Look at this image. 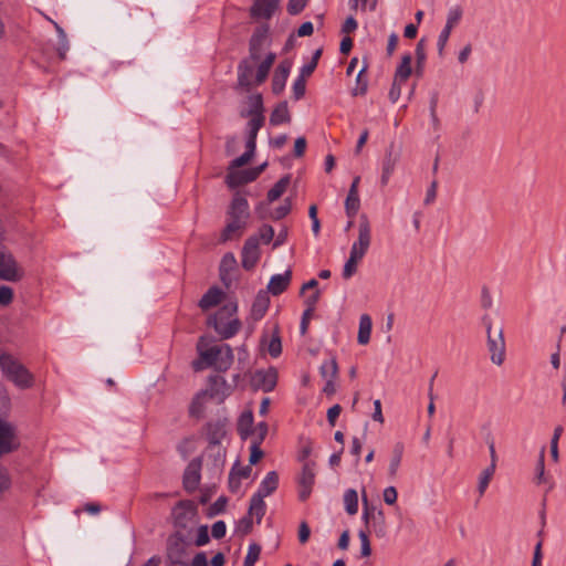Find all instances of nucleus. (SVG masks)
Masks as SVG:
<instances>
[{"instance_id": "46", "label": "nucleus", "mask_w": 566, "mask_h": 566, "mask_svg": "<svg viewBox=\"0 0 566 566\" xmlns=\"http://www.w3.org/2000/svg\"><path fill=\"white\" fill-rule=\"evenodd\" d=\"M462 17V9L457 6L452 9H450L448 13L447 24L446 28L452 30L461 20Z\"/></svg>"}, {"instance_id": "45", "label": "nucleus", "mask_w": 566, "mask_h": 566, "mask_svg": "<svg viewBox=\"0 0 566 566\" xmlns=\"http://www.w3.org/2000/svg\"><path fill=\"white\" fill-rule=\"evenodd\" d=\"M261 547L258 544H251L244 558V566H254L260 557Z\"/></svg>"}, {"instance_id": "37", "label": "nucleus", "mask_w": 566, "mask_h": 566, "mask_svg": "<svg viewBox=\"0 0 566 566\" xmlns=\"http://www.w3.org/2000/svg\"><path fill=\"white\" fill-rule=\"evenodd\" d=\"M344 503L348 514L354 515L358 511V495L355 490L346 491L344 495Z\"/></svg>"}, {"instance_id": "2", "label": "nucleus", "mask_w": 566, "mask_h": 566, "mask_svg": "<svg viewBox=\"0 0 566 566\" xmlns=\"http://www.w3.org/2000/svg\"><path fill=\"white\" fill-rule=\"evenodd\" d=\"M249 219V202L243 196L237 193L227 210V221L221 231L219 243L240 239L248 228Z\"/></svg>"}, {"instance_id": "38", "label": "nucleus", "mask_w": 566, "mask_h": 566, "mask_svg": "<svg viewBox=\"0 0 566 566\" xmlns=\"http://www.w3.org/2000/svg\"><path fill=\"white\" fill-rule=\"evenodd\" d=\"M360 208V200L358 195H347L345 200V210L348 218H354Z\"/></svg>"}, {"instance_id": "16", "label": "nucleus", "mask_w": 566, "mask_h": 566, "mask_svg": "<svg viewBox=\"0 0 566 566\" xmlns=\"http://www.w3.org/2000/svg\"><path fill=\"white\" fill-rule=\"evenodd\" d=\"M254 385L264 392L272 391L277 382V371L274 368L258 370L253 376Z\"/></svg>"}, {"instance_id": "49", "label": "nucleus", "mask_w": 566, "mask_h": 566, "mask_svg": "<svg viewBox=\"0 0 566 566\" xmlns=\"http://www.w3.org/2000/svg\"><path fill=\"white\" fill-rule=\"evenodd\" d=\"M256 237L259 238V242L262 241L264 244H269L273 240L274 229L269 224H263Z\"/></svg>"}, {"instance_id": "64", "label": "nucleus", "mask_w": 566, "mask_h": 566, "mask_svg": "<svg viewBox=\"0 0 566 566\" xmlns=\"http://www.w3.org/2000/svg\"><path fill=\"white\" fill-rule=\"evenodd\" d=\"M209 542V534H208V527L206 525H202L198 530L197 538H196V545L197 546H203Z\"/></svg>"}, {"instance_id": "50", "label": "nucleus", "mask_w": 566, "mask_h": 566, "mask_svg": "<svg viewBox=\"0 0 566 566\" xmlns=\"http://www.w3.org/2000/svg\"><path fill=\"white\" fill-rule=\"evenodd\" d=\"M307 2H308V0H289L287 12L291 15H296L304 10Z\"/></svg>"}, {"instance_id": "14", "label": "nucleus", "mask_w": 566, "mask_h": 566, "mask_svg": "<svg viewBox=\"0 0 566 566\" xmlns=\"http://www.w3.org/2000/svg\"><path fill=\"white\" fill-rule=\"evenodd\" d=\"M201 467L202 461L200 458H195L188 463L182 478V485L187 492L191 493L198 489L201 480Z\"/></svg>"}, {"instance_id": "27", "label": "nucleus", "mask_w": 566, "mask_h": 566, "mask_svg": "<svg viewBox=\"0 0 566 566\" xmlns=\"http://www.w3.org/2000/svg\"><path fill=\"white\" fill-rule=\"evenodd\" d=\"M276 59L275 53H268L264 60L259 64L256 74H255V84L260 85L262 84L269 75V72Z\"/></svg>"}, {"instance_id": "54", "label": "nucleus", "mask_w": 566, "mask_h": 566, "mask_svg": "<svg viewBox=\"0 0 566 566\" xmlns=\"http://www.w3.org/2000/svg\"><path fill=\"white\" fill-rule=\"evenodd\" d=\"M359 539H360V545H361V556L363 557L370 556L371 547H370V542H369V537H368L367 533L364 531H360Z\"/></svg>"}, {"instance_id": "61", "label": "nucleus", "mask_w": 566, "mask_h": 566, "mask_svg": "<svg viewBox=\"0 0 566 566\" xmlns=\"http://www.w3.org/2000/svg\"><path fill=\"white\" fill-rule=\"evenodd\" d=\"M241 480L235 475V468H232L229 473V490L237 493L240 490Z\"/></svg>"}, {"instance_id": "43", "label": "nucleus", "mask_w": 566, "mask_h": 566, "mask_svg": "<svg viewBox=\"0 0 566 566\" xmlns=\"http://www.w3.org/2000/svg\"><path fill=\"white\" fill-rule=\"evenodd\" d=\"M291 209L292 201L290 198H286L280 207L274 209L271 217L273 220H281L290 213Z\"/></svg>"}, {"instance_id": "30", "label": "nucleus", "mask_w": 566, "mask_h": 566, "mask_svg": "<svg viewBox=\"0 0 566 566\" xmlns=\"http://www.w3.org/2000/svg\"><path fill=\"white\" fill-rule=\"evenodd\" d=\"M371 318L368 314H363L359 319V329L357 340L360 345H366L370 340L371 334Z\"/></svg>"}, {"instance_id": "23", "label": "nucleus", "mask_w": 566, "mask_h": 566, "mask_svg": "<svg viewBox=\"0 0 566 566\" xmlns=\"http://www.w3.org/2000/svg\"><path fill=\"white\" fill-rule=\"evenodd\" d=\"M226 182L229 188L233 189L239 186L252 182V179H250L249 169H245V170L228 169Z\"/></svg>"}, {"instance_id": "39", "label": "nucleus", "mask_w": 566, "mask_h": 566, "mask_svg": "<svg viewBox=\"0 0 566 566\" xmlns=\"http://www.w3.org/2000/svg\"><path fill=\"white\" fill-rule=\"evenodd\" d=\"M338 373V366L334 358L326 360L321 366V374L325 379L334 380Z\"/></svg>"}, {"instance_id": "44", "label": "nucleus", "mask_w": 566, "mask_h": 566, "mask_svg": "<svg viewBox=\"0 0 566 566\" xmlns=\"http://www.w3.org/2000/svg\"><path fill=\"white\" fill-rule=\"evenodd\" d=\"M321 55H322L321 49H318L314 52V54L312 56V61L310 63L305 64L301 70L303 77H308L313 74V72L315 71V69L317 66Z\"/></svg>"}, {"instance_id": "48", "label": "nucleus", "mask_w": 566, "mask_h": 566, "mask_svg": "<svg viewBox=\"0 0 566 566\" xmlns=\"http://www.w3.org/2000/svg\"><path fill=\"white\" fill-rule=\"evenodd\" d=\"M416 59H417V74L421 73L422 64L426 61V45L424 40L421 39L416 46Z\"/></svg>"}, {"instance_id": "15", "label": "nucleus", "mask_w": 566, "mask_h": 566, "mask_svg": "<svg viewBox=\"0 0 566 566\" xmlns=\"http://www.w3.org/2000/svg\"><path fill=\"white\" fill-rule=\"evenodd\" d=\"M314 482V463L306 462L304 463L301 475L298 478V496L301 501L307 500V497L311 495Z\"/></svg>"}, {"instance_id": "8", "label": "nucleus", "mask_w": 566, "mask_h": 566, "mask_svg": "<svg viewBox=\"0 0 566 566\" xmlns=\"http://www.w3.org/2000/svg\"><path fill=\"white\" fill-rule=\"evenodd\" d=\"M261 256L259 238L256 235L249 237L242 248L241 263L244 270H252L259 262Z\"/></svg>"}, {"instance_id": "35", "label": "nucleus", "mask_w": 566, "mask_h": 566, "mask_svg": "<svg viewBox=\"0 0 566 566\" xmlns=\"http://www.w3.org/2000/svg\"><path fill=\"white\" fill-rule=\"evenodd\" d=\"M411 55L410 54H406L402 56L401 59V62L400 64L398 65L397 70H396V73H395V78L398 80V81H402V82H407V80L409 78V76L411 75Z\"/></svg>"}, {"instance_id": "52", "label": "nucleus", "mask_w": 566, "mask_h": 566, "mask_svg": "<svg viewBox=\"0 0 566 566\" xmlns=\"http://www.w3.org/2000/svg\"><path fill=\"white\" fill-rule=\"evenodd\" d=\"M252 433L254 434V438L252 441L256 443H262L268 434V424L265 422H260L255 427L254 430H252Z\"/></svg>"}, {"instance_id": "31", "label": "nucleus", "mask_w": 566, "mask_h": 566, "mask_svg": "<svg viewBox=\"0 0 566 566\" xmlns=\"http://www.w3.org/2000/svg\"><path fill=\"white\" fill-rule=\"evenodd\" d=\"M262 348H265L266 352L274 358L279 357L282 353V342L279 335V332H274L269 340L263 339L261 342Z\"/></svg>"}, {"instance_id": "18", "label": "nucleus", "mask_w": 566, "mask_h": 566, "mask_svg": "<svg viewBox=\"0 0 566 566\" xmlns=\"http://www.w3.org/2000/svg\"><path fill=\"white\" fill-rule=\"evenodd\" d=\"M292 67V62L289 60L282 61L277 67L275 69L273 78H272V92L275 95H280L284 87L286 80L289 77L290 71Z\"/></svg>"}, {"instance_id": "36", "label": "nucleus", "mask_w": 566, "mask_h": 566, "mask_svg": "<svg viewBox=\"0 0 566 566\" xmlns=\"http://www.w3.org/2000/svg\"><path fill=\"white\" fill-rule=\"evenodd\" d=\"M270 300L265 294H259L252 305V315L254 318H261L269 307Z\"/></svg>"}, {"instance_id": "5", "label": "nucleus", "mask_w": 566, "mask_h": 566, "mask_svg": "<svg viewBox=\"0 0 566 566\" xmlns=\"http://www.w3.org/2000/svg\"><path fill=\"white\" fill-rule=\"evenodd\" d=\"M483 322L488 331V347L491 355V360L495 365H502L505 358V340L502 328L493 332L491 321L484 317Z\"/></svg>"}, {"instance_id": "25", "label": "nucleus", "mask_w": 566, "mask_h": 566, "mask_svg": "<svg viewBox=\"0 0 566 566\" xmlns=\"http://www.w3.org/2000/svg\"><path fill=\"white\" fill-rule=\"evenodd\" d=\"M208 398L207 392L203 390L196 394L189 406V415L197 419L201 418L203 416Z\"/></svg>"}, {"instance_id": "3", "label": "nucleus", "mask_w": 566, "mask_h": 566, "mask_svg": "<svg viewBox=\"0 0 566 566\" xmlns=\"http://www.w3.org/2000/svg\"><path fill=\"white\" fill-rule=\"evenodd\" d=\"M237 310V303L228 302L208 321V324L224 339L234 336L241 327L240 321L233 318Z\"/></svg>"}, {"instance_id": "58", "label": "nucleus", "mask_w": 566, "mask_h": 566, "mask_svg": "<svg viewBox=\"0 0 566 566\" xmlns=\"http://www.w3.org/2000/svg\"><path fill=\"white\" fill-rule=\"evenodd\" d=\"M402 84H405V82L394 78V83L389 91V98L392 103H396L398 101L400 93H401Z\"/></svg>"}, {"instance_id": "62", "label": "nucleus", "mask_w": 566, "mask_h": 566, "mask_svg": "<svg viewBox=\"0 0 566 566\" xmlns=\"http://www.w3.org/2000/svg\"><path fill=\"white\" fill-rule=\"evenodd\" d=\"M451 31L450 29L446 28L442 30V32L440 33L439 35V39H438V52L440 55H442L443 53V50H444V46L447 45V42L449 40V36L451 34Z\"/></svg>"}, {"instance_id": "53", "label": "nucleus", "mask_w": 566, "mask_h": 566, "mask_svg": "<svg viewBox=\"0 0 566 566\" xmlns=\"http://www.w3.org/2000/svg\"><path fill=\"white\" fill-rule=\"evenodd\" d=\"M305 78L306 77H303V74L301 73L300 77L293 84V93L296 99H300L305 94Z\"/></svg>"}, {"instance_id": "55", "label": "nucleus", "mask_w": 566, "mask_h": 566, "mask_svg": "<svg viewBox=\"0 0 566 566\" xmlns=\"http://www.w3.org/2000/svg\"><path fill=\"white\" fill-rule=\"evenodd\" d=\"M252 526H253L252 517L247 514L239 521L238 531L241 532L243 535H247L252 531Z\"/></svg>"}, {"instance_id": "12", "label": "nucleus", "mask_w": 566, "mask_h": 566, "mask_svg": "<svg viewBox=\"0 0 566 566\" xmlns=\"http://www.w3.org/2000/svg\"><path fill=\"white\" fill-rule=\"evenodd\" d=\"M268 40L269 27L266 24L258 27L249 42V55L252 61H260L262 49L268 43Z\"/></svg>"}, {"instance_id": "1", "label": "nucleus", "mask_w": 566, "mask_h": 566, "mask_svg": "<svg viewBox=\"0 0 566 566\" xmlns=\"http://www.w3.org/2000/svg\"><path fill=\"white\" fill-rule=\"evenodd\" d=\"M198 359L191 363L195 371H201L209 367H214L218 371H227L233 363V353L229 345H213L208 347V339L205 336L199 337L197 342Z\"/></svg>"}, {"instance_id": "40", "label": "nucleus", "mask_w": 566, "mask_h": 566, "mask_svg": "<svg viewBox=\"0 0 566 566\" xmlns=\"http://www.w3.org/2000/svg\"><path fill=\"white\" fill-rule=\"evenodd\" d=\"M495 472V464L491 463L490 467H488L483 472L481 473L480 481H479V492L482 495L486 488L489 486V483Z\"/></svg>"}, {"instance_id": "13", "label": "nucleus", "mask_w": 566, "mask_h": 566, "mask_svg": "<svg viewBox=\"0 0 566 566\" xmlns=\"http://www.w3.org/2000/svg\"><path fill=\"white\" fill-rule=\"evenodd\" d=\"M400 159V151L397 150L394 144H390L386 149L384 159L381 161V177L380 185L386 187L390 180L391 175L395 171L396 165Z\"/></svg>"}, {"instance_id": "20", "label": "nucleus", "mask_w": 566, "mask_h": 566, "mask_svg": "<svg viewBox=\"0 0 566 566\" xmlns=\"http://www.w3.org/2000/svg\"><path fill=\"white\" fill-rule=\"evenodd\" d=\"M292 281V270H286L283 274L273 275L268 284V292L273 296L281 295L287 290Z\"/></svg>"}, {"instance_id": "60", "label": "nucleus", "mask_w": 566, "mask_h": 566, "mask_svg": "<svg viewBox=\"0 0 566 566\" xmlns=\"http://www.w3.org/2000/svg\"><path fill=\"white\" fill-rule=\"evenodd\" d=\"M226 531H227L226 523L223 521H218L212 525L211 535H212V537L219 539V538L224 537Z\"/></svg>"}, {"instance_id": "24", "label": "nucleus", "mask_w": 566, "mask_h": 566, "mask_svg": "<svg viewBox=\"0 0 566 566\" xmlns=\"http://www.w3.org/2000/svg\"><path fill=\"white\" fill-rule=\"evenodd\" d=\"M279 485V475L275 471H271L266 474L264 480L261 482L260 489L256 494L265 497L271 495Z\"/></svg>"}, {"instance_id": "34", "label": "nucleus", "mask_w": 566, "mask_h": 566, "mask_svg": "<svg viewBox=\"0 0 566 566\" xmlns=\"http://www.w3.org/2000/svg\"><path fill=\"white\" fill-rule=\"evenodd\" d=\"M253 415L251 411L243 412L238 422V432L242 439L252 434Z\"/></svg>"}, {"instance_id": "17", "label": "nucleus", "mask_w": 566, "mask_h": 566, "mask_svg": "<svg viewBox=\"0 0 566 566\" xmlns=\"http://www.w3.org/2000/svg\"><path fill=\"white\" fill-rule=\"evenodd\" d=\"M254 63L249 56L243 59L238 65V85L245 91H250L253 85Z\"/></svg>"}, {"instance_id": "28", "label": "nucleus", "mask_w": 566, "mask_h": 566, "mask_svg": "<svg viewBox=\"0 0 566 566\" xmlns=\"http://www.w3.org/2000/svg\"><path fill=\"white\" fill-rule=\"evenodd\" d=\"M291 122V115L289 112L287 103H280L271 113L270 124L273 126H277L284 123Z\"/></svg>"}, {"instance_id": "57", "label": "nucleus", "mask_w": 566, "mask_h": 566, "mask_svg": "<svg viewBox=\"0 0 566 566\" xmlns=\"http://www.w3.org/2000/svg\"><path fill=\"white\" fill-rule=\"evenodd\" d=\"M298 542L303 545L305 543H307V541L310 539V536H311V530H310V526L306 522H301L300 526H298Z\"/></svg>"}, {"instance_id": "41", "label": "nucleus", "mask_w": 566, "mask_h": 566, "mask_svg": "<svg viewBox=\"0 0 566 566\" xmlns=\"http://www.w3.org/2000/svg\"><path fill=\"white\" fill-rule=\"evenodd\" d=\"M237 265V260L232 253H226L220 262V275L222 281H224V274L229 271L233 270Z\"/></svg>"}, {"instance_id": "4", "label": "nucleus", "mask_w": 566, "mask_h": 566, "mask_svg": "<svg viewBox=\"0 0 566 566\" xmlns=\"http://www.w3.org/2000/svg\"><path fill=\"white\" fill-rule=\"evenodd\" d=\"M1 369L7 378L19 388L27 389L33 386V375L12 355L2 357Z\"/></svg>"}, {"instance_id": "63", "label": "nucleus", "mask_w": 566, "mask_h": 566, "mask_svg": "<svg viewBox=\"0 0 566 566\" xmlns=\"http://www.w3.org/2000/svg\"><path fill=\"white\" fill-rule=\"evenodd\" d=\"M342 412V407L339 405H334L331 407L327 411V421L328 423L334 427L336 423L337 418L339 417Z\"/></svg>"}, {"instance_id": "32", "label": "nucleus", "mask_w": 566, "mask_h": 566, "mask_svg": "<svg viewBox=\"0 0 566 566\" xmlns=\"http://www.w3.org/2000/svg\"><path fill=\"white\" fill-rule=\"evenodd\" d=\"M290 181L291 177L289 175L282 177L279 181H276L268 192V200L270 202L277 200L286 191Z\"/></svg>"}, {"instance_id": "42", "label": "nucleus", "mask_w": 566, "mask_h": 566, "mask_svg": "<svg viewBox=\"0 0 566 566\" xmlns=\"http://www.w3.org/2000/svg\"><path fill=\"white\" fill-rule=\"evenodd\" d=\"M361 259L358 258L357 255L350 253L349 255V259L346 261L345 265H344V270H343V277L344 279H349L352 277L356 271H357V264L358 262L360 261Z\"/></svg>"}, {"instance_id": "6", "label": "nucleus", "mask_w": 566, "mask_h": 566, "mask_svg": "<svg viewBox=\"0 0 566 566\" xmlns=\"http://www.w3.org/2000/svg\"><path fill=\"white\" fill-rule=\"evenodd\" d=\"M371 241L370 223L366 214L360 216L358 227V239L354 242L350 253L363 259L367 253Z\"/></svg>"}, {"instance_id": "22", "label": "nucleus", "mask_w": 566, "mask_h": 566, "mask_svg": "<svg viewBox=\"0 0 566 566\" xmlns=\"http://www.w3.org/2000/svg\"><path fill=\"white\" fill-rule=\"evenodd\" d=\"M223 297L224 292L218 286H212L203 294L199 301V307L202 311H208L220 304Z\"/></svg>"}, {"instance_id": "56", "label": "nucleus", "mask_w": 566, "mask_h": 566, "mask_svg": "<svg viewBox=\"0 0 566 566\" xmlns=\"http://www.w3.org/2000/svg\"><path fill=\"white\" fill-rule=\"evenodd\" d=\"M260 444L261 443L252 441L251 453L249 458L250 465L258 463L263 457V451L260 449Z\"/></svg>"}, {"instance_id": "11", "label": "nucleus", "mask_w": 566, "mask_h": 566, "mask_svg": "<svg viewBox=\"0 0 566 566\" xmlns=\"http://www.w3.org/2000/svg\"><path fill=\"white\" fill-rule=\"evenodd\" d=\"M197 513L195 502L190 500L179 501L172 509V516L175 524L179 527H187L188 523L193 518Z\"/></svg>"}, {"instance_id": "7", "label": "nucleus", "mask_w": 566, "mask_h": 566, "mask_svg": "<svg viewBox=\"0 0 566 566\" xmlns=\"http://www.w3.org/2000/svg\"><path fill=\"white\" fill-rule=\"evenodd\" d=\"M203 391L210 399L222 403L231 395L232 386L227 382L224 377L214 375L208 378V387Z\"/></svg>"}, {"instance_id": "29", "label": "nucleus", "mask_w": 566, "mask_h": 566, "mask_svg": "<svg viewBox=\"0 0 566 566\" xmlns=\"http://www.w3.org/2000/svg\"><path fill=\"white\" fill-rule=\"evenodd\" d=\"M405 447L401 442H397L391 452V460L388 468V474L391 479L396 478L398 469L400 467Z\"/></svg>"}, {"instance_id": "33", "label": "nucleus", "mask_w": 566, "mask_h": 566, "mask_svg": "<svg viewBox=\"0 0 566 566\" xmlns=\"http://www.w3.org/2000/svg\"><path fill=\"white\" fill-rule=\"evenodd\" d=\"M367 65H364L356 77V85L352 90L353 96H364L368 90V78L366 75Z\"/></svg>"}, {"instance_id": "51", "label": "nucleus", "mask_w": 566, "mask_h": 566, "mask_svg": "<svg viewBox=\"0 0 566 566\" xmlns=\"http://www.w3.org/2000/svg\"><path fill=\"white\" fill-rule=\"evenodd\" d=\"M13 301V290L10 286H0V305L8 306Z\"/></svg>"}, {"instance_id": "47", "label": "nucleus", "mask_w": 566, "mask_h": 566, "mask_svg": "<svg viewBox=\"0 0 566 566\" xmlns=\"http://www.w3.org/2000/svg\"><path fill=\"white\" fill-rule=\"evenodd\" d=\"M248 115L264 116L263 99L261 94H256L251 97V108L249 109Z\"/></svg>"}, {"instance_id": "19", "label": "nucleus", "mask_w": 566, "mask_h": 566, "mask_svg": "<svg viewBox=\"0 0 566 566\" xmlns=\"http://www.w3.org/2000/svg\"><path fill=\"white\" fill-rule=\"evenodd\" d=\"M227 419H218L207 423L206 434L210 444L217 446L221 443L227 433Z\"/></svg>"}, {"instance_id": "26", "label": "nucleus", "mask_w": 566, "mask_h": 566, "mask_svg": "<svg viewBox=\"0 0 566 566\" xmlns=\"http://www.w3.org/2000/svg\"><path fill=\"white\" fill-rule=\"evenodd\" d=\"M263 499V496L255 493L250 501L248 515L252 518L254 516L256 518V523H260L265 514L266 505Z\"/></svg>"}, {"instance_id": "59", "label": "nucleus", "mask_w": 566, "mask_h": 566, "mask_svg": "<svg viewBox=\"0 0 566 566\" xmlns=\"http://www.w3.org/2000/svg\"><path fill=\"white\" fill-rule=\"evenodd\" d=\"M398 493L395 486H388L384 491V501L388 505H394L397 502Z\"/></svg>"}, {"instance_id": "9", "label": "nucleus", "mask_w": 566, "mask_h": 566, "mask_svg": "<svg viewBox=\"0 0 566 566\" xmlns=\"http://www.w3.org/2000/svg\"><path fill=\"white\" fill-rule=\"evenodd\" d=\"M24 275L22 268L11 254L0 253V279L10 282H18Z\"/></svg>"}, {"instance_id": "10", "label": "nucleus", "mask_w": 566, "mask_h": 566, "mask_svg": "<svg viewBox=\"0 0 566 566\" xmlns=\"http://www.w3.org/2000/svg\"><path fill=\"white\" fill-rule=\"evenodd\" d=\"M20 446L15 428L0 419V455L11 453Z\"/></svg>"}, {"instance_id": "21", "label": "nucleus", "mask_w": 566, "mask_h": 566, "mask_svg": "<svg viewBox=\"0 0 566 566\" xmlns=\"http://www.w3.org/2000/svg\"><path fill=\"white\" fill-rule=\"evenodd\" d=\"M279 6V0H254L250 13L253 18L270 19Z\"/></svg>"}]
</instances>
